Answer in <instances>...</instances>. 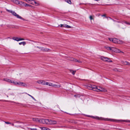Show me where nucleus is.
Wrapping results in <instances>:
<instances>
[{
  "label": "nucleus",
  "instance_id": "obj_37",
  "mask_svg": "<svg viewBox=\"0 0 130 130\" xmlns=\"http://www.w3.org/2000/svg\"><path fill=\"white\" fill-rule=\"evenodd\" d=\"M48 82H46V83H45V84L44 85H48Z\"/></svg>",
  "mask_w": 130,
  "mask_h": 130
},
{
  "label": "nucleus",
  "instance_id": "obj_5",
  "mask_svg": "<svg viewBox=\"0 0 130 130\" xmlns=\"http://www.w3.org/2000/svg\"><path fill=\"white\" fill-rule=\"evenodd\" d=\"M106 48L108 50H109L110 51H113V50H115L116 52L117 53H120L121 52L120 50L116 48H114L112 47H107Z\"/></svg>",
  "mask_w": 130,
  "mask_h": 130
},
{
  "label": "nucleus",
  "instance_id": "obj_19",
  "mask_svg": "<svg viewBox=\"0 0 130 130\" xmlns=\"http://www.w3.org/2000/svg\"><path fill=\"white\" fill-rule=\"evenodd\" d=\"M70 72L73 75H74L76 72L75 71H73L72 70H70Z\"/></svg>",
  "mask_w": 130,
  "mask_h": 130
},
{
  "label": "nucleus",
  "instance_id": "obj_41",
  "mask_svg": "<svg viewBox=\"0 0 130 130\" xmlns=\"http://www.w3.org/2000/svg\"><path fill=\"white\" fill-rule=\"evenodd\" d=\"M17 82H15L14 84V85H17Z\"/></svg>",
  "mask_w": 130,
  "mask_h": 130
},
{
  "label": "nucleus",
  "instance_id": "obj_13",
  "mask_svg": "<svg viewBox=\"0 0 130 130\" xmlns=\"http://www.w3.org/2000/svg\"><path fill=\"white\" fill-rule=\"evenodd\" d=\"M4 80L6 82L10 83L11 81V80L7 78H4Z\"/></svg>",
  "mask_w": 130,
  "mask_h": 130
},
{
  "label": "nucleus",
  "instance_id": "obj_35",
  "mask_svg": "<svg viewBox=\"0 0 130 130\" xmlns=\"http://www.w3.org/2000/svg\"><path fill=\"white\" fill-rule=\"evenodd\" d=\"M126 65H128V66L130 65V63L127 62Z\"/></svg>",
  "mask_w": 130,
  "mask_h": 130
},
{
  "label": "nucleus",
  "instance_id": "obj_46",
  "mask_svg": "<svg viewBox=\"0 0 130 130\" xmlns=\"http://www.w3.org/2000/svg\"><path fill=\"white\" fill-rule=\"evenodd\" d=\"M32 99H34V100H35V101H36V100L35 99V98H34V97H33V98H32Z\"/></svg>",
  "mask_w": 130,
  "mask_h": 130
},
{
  "label": "nucleus",
  "instance_id": "obj_32",
  "mask_svg": "<svg viewBox=\"0 0 130 130\" xmlns=\"http://www.w3.org/2000/svg\"><path fill=\"white\" fill-rule=\"evenodd\" d=\"M26 94H27L29 96H30L32 98H33L34 97L32 96L31 95L28 94L27 93H25Z\"/></svg>",
  "mask_w": 130,
  "mask_h": 130
},
{
  "label": "nucleus",
  "instance_id": "obj_49",
  "mask_svg": "<svg viewBox=\"0 0 130 130\" xmlns=\"http://www.w3.org/2000/svg\"><path fill=\"white\" fill-rule=\"evenodd\" d=\"M65 112L66 113H67V114H69V113H67L66 112ZM70 114V115H72L71 114Z\"/></svg>",
  "mask_w": 130,
  "mask_h": 130
},
{
  "label": "nucleus",
  "instance_id": "obj_44",
  "mask_svg": "<svg viewBox=\"0 0 130 130\" xmlns=\"http://www.w3.org/2000/svg\"><path fill=\"white\" fill-rule=\"evenodd\" d=\"M109 18L110 19H111V20H113V21H115V20H114L112 19H111V18H110V17H109Z\"/></svg>",
  "mask_w": 130,
  "mask_h": 130
},
{
  "label": "nucleus",
  "instance_id": "obj_2",
  "mask_svg": "<svg viewBox=\"0 0 130 130\" xmlns=\"http://www.w3.org/2000/svg\"><path fill=\"white\" fill-rule=\"evenodd\" d=\"M44 123L48 124H57V122L55 121L48 119H42V120Z\"/></svg>",
  "mask_w": 130,
  "mask_h": 130
},
{
  "label": "nucleus",
  "instance_id": "obj_33",
  "mask_svg": "<svg viewBox=\"0 0 130 130\" xmlns=\"http://www.w3.org/2000/svg\"><path fill=\"white\" fill-rule=\"evenodd\" d=\"M89 18L91 20L93 19L92 16L91 15L90 16Z\"/></svg>",
  "mask_w": 130,
  "mask_h": 130
},
{
  "label": "nucleus",
  "instance_id": "obj_1",
  "mask_svg": "<svg viewBox=\"0 0 130 130\" xmlns=\"http://www.w3.org/2000/svg\"><path fill=\"white\" fill-rule=\"evenodd\" d=\"M87 88L90 90H92L94 91H98L99 90L104 92L106 91V90L104 88L99 87H97L96 86L92 85L89 84L88 85Z\"/></svg>",
  "mask_w": 130,
  "mask_h": 130
},
{
  "label": "nucleus",
  "instance_id": "obj_30",
  "mask_svg": "<svg viewBox=\"0 0 130 130\" xmlns=\"http://www.w3.org/2000/svg\"><path fill=\"white\" fill-rule=\"evenodd\" d=\"M5 123L7 124H11V122H6L5 121Z\"/></svg>",
  "mask_w": 130,
  "mask_h": 130
},
{
  "label": "nucleus",
  "instance_id": "obj_27",
  "mask_svg": "<svg viewBox=\"0 0 130 130\" xmlns=\"http://www.w3.org/2000/svg\"><path fill=\"white\" fill-rule=\"evenodd\" d=\"M66 24H61L60 25V27H65V26H64V25H65Z\"/></svg>",
  "mask_w": 130,
  "mask_h": 130
},
{
  "label": "nucleus",
  "instance_id": "obj_16",
  "mask_svg": "<svg viewBox=\"0 0 130 130\" xmlns=\"http://www.w3.org/2000/svg\"><path fill=\"white\" fill-rule=\"evenodd\" d=\"M26 44V43L25 41H23L19 43V44L20 45L23 44V45H25Z\"/></svg>",
  "mask_w": 130,
  "mask_h": 130
},
{
  "label": "nucleus",
  "instance_id": "obj_42",
  "mask_svg": "<svg viewBox=\"0 0 130 130\" xmlns=\"http://www.w3.org/2000/svg\"><path fill=\"white\" fill-rule=\"evenodd\" d=\"M15 126V127H17V128L18 127H20V126Z\"/></svg>",
  "mask_w": 130,
  "mask_h": 130
},
{
  "label": "nucleus",
  "instance_id": "obj_34",
  "mask_svg": "<svg viewBox=\"0 0 130 130\" xmlns=\"http://www.w3.org/2000/svg\"><path fill=\"white\" fill-rule=\"evenodd\" d=\"M113 70L115 71H118V69L117 68H115L113 69Z\"/></svg>",
  "mask_w": 130,
  "mask_h": 130
},
{
  "label": "nucleus",
  "instance_id": "obj_52",
  "mask_svg": "<svg viewBox=\"0 0 130 130\" xmlns=\"http://www.w3.org/2000/svg\"><path fill=\"white\" fill-rule=\"evenodd\" d=\"M7 97H8V95H7Z\"/></svg>",
  "mask_w": 130,
  "mask_h": 130
},
{
  "label": "nucleus",
  "instance_id": "obj_23",
  "mask_svg": "<svg viewBox=\"0 0 130 130\" xmlns=\"http://www.w3.org/2000/svg\"><path fill=\"white\" fill-rule=\"evenodd\" d=\"M75 62H77L79 63H81L82 62V61L79 60H77V59H76L75 60Z\"/></svg>",
  "mask_w": 130,
  "mask_h": 130
},
{
  "label": "nucleus",
  "instance_id": "obj_6",
  "mask_svg": "<svg viewBox=\"0 0 130 130\" xmlns=\"http://www.w3.org/2000/svg\"><path fill=\"white\" fill-rule=\"evenodd\" d=\"M101 59L104 61H107L108 62H112V60H110L107 58L103 56L101 57Z\"/></svg>",
  "mask_w": 130,
  "mask_h": 130
},
{
  "label": "nucleus",
  "instance_id": "obj_45",
  "mask_svg": "<svg viewBox=\"0 0 130 130\" xmlns=\"http://www.w3.org/2000/svg\"><path fill=\"white\" fill-rule=\"evenodd\" d=\"M32 99H34V100H35V101H36V100L35 99V98H34V97H33V98H32Z\"/></svg>",
  "mask_w": 130,
  "mask_h": 130
},
{
  "label": "nucleus",
  "instance_id": "obj_51",
  "mask_svg": "<svg viewBox=\"0 0 130 130\" xmlns=\"http://www.w3.org/2000/svg\"><path fill=\"white\" fill-rule=\"evenodd\" d=\"M87 116V117H90V116Z\"/></svg>",
  "mask_w": 130,
  "mask_h": 130
},
{
  "label": "nucleus",
  "instance_id": "obj_7",
  "mask_svg": "<svg viewBox=\"0 0 130 130\" xmlns=\"http://www.w3.org/2000/svg\"><path fill=\"white\" fill-rule=\"evenodd\" d=\"M12 39L14 40L19 41L21 40H25L23 38H21L15 37H14L12 38Z\"/></svg>",
  "mask_w": 130,
  "mask_h": 130
},
{
  "label": "nucleus",
  "instance_id": "obj_14",
  "mask_svg": "<svg viewBox=\"0 0 130 130\" xmlns=\"http://www.w3.org/2000/svg\"><path fill=\"white\" fill-rule=\"evenodd\" d=\"M53 87L55 88H59L61 87L60 85H57L56 84L53 85Z\"/></svg>",
  "mask_w": 130,
  "mask_h": 130
},
{
  "label": "nucleus",
  "instance_id": "obj_26",
  "mask_svg": "<svg viewBox=\"0 0 130 130\" xmlns=\"http://www.w3.org/2000/svg\"><path fill=\"white\" fill-rule=\"evenodd\" d=\"M31 1H33L35 3V4H37V3L35 0H28V1H29V2H31Z\"/></svg>",
  "mask_w": 130,
  "mask_h": 130
},
{
  "label": "nucleus",
  "instance_id": "obj_36",
  "mask_svg": "<svg viewBox=\"0 0 130 130\" xmlns=\"http://www.w3.org/2000/svg\"><path fill=\"white\" fill-rule=\"evenodd\" d=\"M38 48L42 51V49L43 48V47H39Z\"/></svg>",
  "mask_w": 130,
  "mask_h": 130
},
{
  "label": "nucleus",
  "instance_id": "obj_15",
  "mask_svg": "<svg viewBox=\"0 0 130 130\" xmlns=\"http://www.w3.org/2000/svg\"><path fill=\"white\" fill-rule=\"evenodd\" d=\"M21 86L24 87H26L27 86V85L25 83L21 82Z\"/></svg>",
  "mask_w": 130,
  "mask_h": 130
},
{
  "label": "nucleus",
  "instance_id": "obj_38",
  "mask_svg": "<svg viewBox=\"0 0 130 130\" xmlns=\"http://www.w3.org/2000/svg\"><path fill=\"white\" fill-rule=\"evenodd\" d=\"M15 82V81H12L11 80V83H13L14 84Z\"/></svg>",
  "mask_w": 130,
  "mask_h": 130
},
{
  "label": "nucleus",
  "instance_id": "obj_31",
  "mask_svg": "<svg viewBox=\"0 0 130 130\" xmlns=\"http://www.w3.org/2000/svg\"><path fill=\"white\" fill-rule=\"evenodd\" d=\"M124 23L127 24H128V25H130V23H128V22H126V21H124Z\"/></svg>",
  "mask_w": 130,
  "mask_h": 130
},
{
  "label": "nucleus",
  "instance_id": "obj_8",
  "mask_svg": "<svg viewBox=\"0 0 130 130\" xmlns=\"http://www.w3.org/2000/svg\"><path fill=\"white\" fill-rule=\"evenodd\" d=\"M44 119H39L38 118H33L32 119V120L33 121H35L36 122H40V121H41L42 122V123H44V121H42V120Z\"/></svg>",
  "mask_w": 130,
  "mask_h": 130
},
{
  "label": "nucleus",
  "instance_id": "obj_22",
  "mask_svg": "<svg viewBox=\"0 0 130 130\" xmlns=\"http://www.w3.org/2000/svg\"><path fill=\"white\" fill-rule=\"evenodd\" d=\"M24 5L25 7H28V6H31L30 5H29L27 4H24Z\"/></svg>",
  "mask_w": 130,
  "mask_h": 130
},
{
  "label": "nucleus",
  "instance_id": "obj_4",
  "mask_svg": "<svg viewBox=\"0 0 130 130\" xmlns=\"http://www.w3.org/2000/svg\"><path fill=\"white\" fill-rule=\"evenodd\" d=\"M108 39L110 41L115 43H118L120 44L122 43V41H119V39L116 38H109Z\"/></svg>",
  "mask_w": 130,
  "mask_h": 130
},
{
  "label": "nucleus",
  "instance_id": "obj_40",
  "mask_svg": "<svg viewBox=\"0 0 130 130\" xmlns=\"http://www.w3.org/2000/svg\"><path fill=\"white\" fill-rule=\"evenodd\" d=\"M109 120L110 121H114L113 120L111 119H109Z\"/></svg>",
  "mask_w": 130,
  "mask_h": 130
},
{
  "label": "nucleus",
  "instance_id": "obj_39",
  "mask_svg": "<svg viewBox=\"0 0 130 130\" xmlns=\"http://www.w3.org/2000/svg\"><path fill=\"white\" fill-rule=\"evenodd\" d=\"M31 130H37L36 128H30Z\"/></svg>",
  "mask_w": 130,
  "mask_h": 130
},
{
  "label": "nucleus",
  "instance_id": "obj_25",
  "mask_svg": "<svg viewBox=\"0 0 130 130\" xmlns=\"http://www.w3.org/2000/svg\"><path fill=\"white\" fill-rule=\"evenodd\" d=\"M74 96L76 98L77 97H80V95L79 94H76L75 95H74Z\"/></svg>",
  "mask_w": 130,
  "mask_h": 130
},
{
  "label": "nucleus",
  "instance_id": "obj_12",
  "mask_svg": "<svg viewBox=\"0 0 130 130\" xmlns=\"http://www.w3.org/2000/svg\"><path fill=\"white\" fill-rule=\"evenodd\" d=\"M75 59H74L72 57H69L68 59L70 61H73L74 62L75 61Z\"/></svg>",
  "mask_w": 130,
  "mask_h": 130
},
{
  "label": "nucleus",
  "instance_id": "obj_50",
  "mask_svg": "<svg viewBox=\"0 0 130 130\" xmlns=\"http://www.w3.org/2000/svg\"><path fill=\"white\" fill-rule=\"evenodd\" d=\"M39 46H37L36 47L37 48H39Z\"/></svg>",
  "mask_w": 130,
  "mask_h": 130
},
{
  "label": "nucleus",
  "instance_id": "obj_47",
  "mask_svg": "<svg viewBox=\"0 0 130 130\" xmlns=\"http://www.w3.org/2000/svg\"><path fill=\"white\" fill-rule=\"evenodd\" d=\"M102 16H104V17H106V16H105V15H104V14L102 15Z\"/></svg>",
  "mask_w": 130,
  "mask_h": 130
},
{
  "label": "nucleus",
  "instance_id": "obj_29",
  "mask_svg": "<svg viewBox=\"0 0 130 130\" xmlns=\"http://www.w3.org/2000/svg\"><path fill=\"white\" fill-rule=\"evenodd\" d=\"M17 85H19L20 86L21 84V82H17Z\"/></svg>",
  "mask_w": 130,
  "mask_h": 130
},
{
  "label": "nucleus",
  "instance_id": "obj_48",
  "mask_svg": "<svg viewBox=\"0 0 130 130\" xmlns=\"http://www.w3.org/2000/svg\"><path fill=\"white\" fill-rule=\"evenodd\" d=\"M11 125L12 126H13L14 125V124L13 123H12L11 124Z\"/></svg>",
  "mask_w": 130,
  "mask_h": 130
},
{
  "label": "nucleus",
  "instance_id": "obj_20",
  "mask_svg": "<svg viewBox=\"0 0 130 130\" xmlns=\"http://www.w3.org/2000/svg\"><path fill=\"white\" fill-rule=\"evenodd\" d=\"M64 26H64L65 27H66L67 28H71V26L66 24L65 25H64Z\"/></svg>",
  "mask_w": 130,
  "mask_h": 130
},
{
  "label": "nucleus",
  "instance_id": "obj_18",
  "mask_svg": "<svg viewBox=\"0 0 130 130\" xmlns=\"http://www.w3.org/2000/svg\"><path fill=\"white\" fill-rule=\"evenodd\" d=\"M41 129L42 130H51L49 128L45 127H41Z\"/></svg>",
  "mask_w": 130,
  "mask_h": 130
},
{
  "label": "nucleus",
  "instance_id": "obj_9",
  "mask_svg": "<svg viewBox=\"0 0 130 130\" xmlns=\"http://www.w3.org/2000/svg\"><path fill=\"white\" fill-rule=\"evenodd\" d=\"M37 83L39 84H41L42 85L45 84V82L44 81L42 80H40L37 81Z\"/></svg>",
  "mask_w": 130,
  "mask_h": 130
},
{
  "label": "nucleus",
  "instance_id": "obj_10",
  "mask_svg": "<svg viewBox=\"0 0 130 130\" xmlns=\"http://www.w3.org/2000/svg\"><path fill=\"white\" fill-rule=\"evenodd\" d=\"M42 51L43 52H49L50 51V50L48 48H45L43 47V48L42 49Z\"/></svg>",
  "mask_w": 130,
  "mask_h": 130
},
{
  "label": "nucleus",
  "instance_id": "obj_28",
  "mask_svg": "<svg viewBox=\"0 0 130 130\" xmlns=\"http://www.w3.org/2000/svg\"><path fill=\"white\" fill-rule=\"evenodd\" d=\"M48 85L50 86L53 87V85L52 83H50L48 84Z\"/></svg>",
  "mask_w": 130,
  "mask_h": 130
},
{
  "label": "nucleus",
  "instance_id": "obj_43",
  "mask_svg": "<svg viewBox=\"0 0 130 130\" xmlns=\"http://www.w3.org/2000/svg\"><path fill=\"white\" fill-rule=\"evenodd\" d=\"M16 123H21L20 122H19V121H17L16 122Z\"/></svg>",
  "mask_w": 130,
  "mask_h": 130
},
{
  "label": "nucleus",
  "instance_id": "obj_21",
  "mask_svg": "<svg viewBox=\"0 0 130 130\" xmlns=\"http://www.w3.org/2000/svg\"><path fill=\"white\" fill-rule=\"evenodd\" d=\"M126 62H127V61H122L121 62L122 64L124 65H126Z\"/></svg>",
  "mask_w": 130,
  "mask_h": 130
},
{
  "label": "nucleus",
  "instance_id": "obj_17",
  "mask_svg": "<svg viewBox=\"0 0 130 130\" xmlns=\"http://www.w3.org/2000/svg\"><path fill=\"white\" fill-rule=\"evenodd\" d=\"M66 2L67 3L70 4H72V2L71 1V0H65Z\"/></svg>",
  "mask_w": 130,
  "mask_h": 130
},
{
  "label": "nucleus",
  "instance_id": "obj_3",
  "mask_svg": "<svg viewBox=\"0 0 130 130\" xmlns=\"http://www.w3.org/2000/svg\"><path fill=\"white\" fill-rule=\"evenodd\" d=\"M9 12L11 13L12 14L18 19H19L23 20H25L23 18L20 16L19 15L17 14V13L13 11H12L11 10H9Z\"/></svg>",
  "mask_w": 130,
  "mask_h": 130
},
{
  "label": "nucleus",
  "instance_id": "obj_24",
  "mask_svg": "<svg viewBox=\"0 0 130 130\" xmlns=\"http://www.w3.org/2000/svg\"><path fill=\"white\" fill-rule=\"evenodd\" d=\"M91 117L93 118L96 119H99V117H95L93 116H91Z\"/></svg>",
  "mask_w": 130,
  "mask_h": 130
},
{
  "label": "nucleus",
  "instance_id": "obj_11",
  "mask_svg": "<svg viewBox=\"0 0 130 130\" xmlns=\"http://www.w3.org/2000/svg\"><path fill=\"white\" fill-rule=\"evenodd\" d=\"M12 2H13L16 4H19V2L17 0H10Z\"/></svg>",
  "mask_w": 130,
  "mask_h": 130
}]
</instances>
